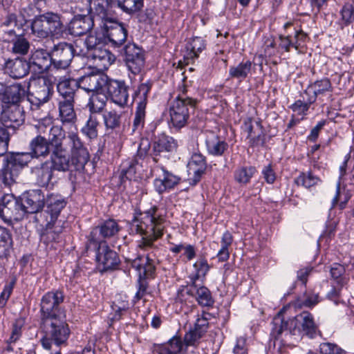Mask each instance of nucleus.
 Wrapping results in <instances>:
<instances>
[{
  "label": "nucleus",
  "instance_id": "1",
  "mask_svg": "<svg viewBox=\"0 0 354 354\" xmlns=\"http://www.w3.org/2000/svg\"><path fill=\"white\" fill-rule=\"evenodd\" d=\"M140 218L134 217L131 230L141 236L138 247L147 250L154 247V242L164 234L165 219L156 206L140 213Z\"/></svg>",
  "mask_w": 354,
  "mask_h": 354
},
{
  "label": "nucleus",
  "instance_id": "2",
  "mask_svg": "<svg viewBox=\"0 0 354 354\" xmlns=\"http://www.w3.org/2000/svg\"><path fill=\"white\" fill-rule=\"evenodd\" d=\"M40 328L44 334L40 342L43 348L46 350L50 349L52 342L57 346L66 344L71 334L64 316H57L41 320Z\"/></svg>",
  "mask_w": 354,
  "mask_h": 354
},
{
  "label": "nucleus",
  "instance_id": "3",
  "mask_svg": "<svg viewBox=\"0 0 354 354\" xmlns=\"http://www.w3.org/2000/svg\"><path fill=\"white\" fill-rule=\"evenodd\" d=\"M198 100L187 95L185 86L180 88V93L171 102L169 115L171 122L174 128L180 129L187 124L191 113L196 107Z\"/></svg>",
  "mask_w": 354,
  "mask_h": 354
},
{
  "label": "nucleus",
  "instance_id": "4",
  "mask_svg": "<svg viewBox=\"0 0 354 354\" xmlns=\"http://www.w3.org/2000/svg\"><path fill=\"white\" fill-rule=\"evenodd\" d=\"M3 162L2 176L3 183L10 185L16 182L21 169L35 158L30 152H18L1 156Z\"/></svg>",
  "mask_w": 354,
  "mask_h": 354
},
{
  "label": "nucleus",
  "instance_id": "5",
  "mask_svg": "<svg viewBox=\"0 0 354 354\" xmlns=\"http://www.w3.org/2000/svg\"><path fill=\"white\" fill-rule=\"evenodd\" d=\"M26 93L31 109H38L50 99L53 93V86L46 77L33 78L28 84Z\"/></svg>",
  "mask_w": 354,
  "mask_h": 354
},
{
  "label": "nucleus",
  "instance_id": "6",
  "mask_svg": "<svg viewBox=\"0 0 354 354\" xmlns=\"http://www.w3.org/2000/svg\"><path fill=\"white\" fill-rule=\"evenodd\" d=\"M63 24L59 15L46 12L34 18L31 24L32 34L41 39L48 38L62 32Z\"/></svg>",
  "mask_w": 354,
  "mask_h": 354
},
{
  "label": "nucleus",
  "instance_id": "7",
  "mask_svg": "<svg viewBox=\"0 0 354 354\" xmlns=\"http://www.w3.org/2000/svg\"><path fill=\"white\" fill-rule=\"evenodd\" d=\"M150 149L151 142L149 139L142 138L133 159L127 162V164L123 163L120 174L122 178L131 179L136 174L138 166L144 167V163L145 160L149 158V156H153L151 155L152 152L149 153Z\"/></svg>",
  "mask_w": 354,
  "mask_h": 354
},
{
  "label": "nucleus",
  "instance_id": "8",
  "mask_svg": "<svg viewBox=\"0 0 354 354\" xmlns=\"http://www.w3.org/2000/svg\"><path fill=\"white\" fill-rule=\"evenodd\" d=\"M20 199L12 194H6L0 198V218L7 223L18 221L24 218Z\"/></svg>",
  "mask_w": 354,
  "mask_h": 354
},
{
  "label": "nucleus",
  "instance_id": "9",
  "mask_svg": "<svg viewBox=\"0 0 354 354\" xmlns=\"http://www.w3.org/2000/svg\"><path fill=\"white\" fill-rule=\"evenodd\" d=\"M124 60L129 71L139 74L145 66L144 50L134 43H129L123 48Z\"/></svg>",
  "mask_w": 354,
  "mask_h": 354
},
{
  "label": "nucleus",
  "instance_id": "10",
  "mask_svg": "<svg viewBox=\"0 0 354 354\" xmlns=\"http://www.w3.org/2000/svg\"><path fill=\"white\" fill-rule=\"evenodd\" d=\"M63 301L62 292L56 290L46 292L41 300V321L46 318L62 316L59 314V307Z\"/></svg>",
  "mask_w": 354,
  "mask_h": 354
},
{
  "label": "nucleus",
  "instance_id": "11",
  "mask_svg": "<svg viewBox=\"0 0 354 354\" xmlns=\"http://www.w3.org/2000/svg\"><path fill=\"white\" fill-rule=\"evenodd\" d=\"M52 65L57 69L67 68L74 57V48L72 44L59 42L54 45L50 50Z\"/></svg>",
  "mask_w": 354,
  "mask_h": 354
},
{
  "label": "nucleus",
  "instance_id": "12",
  "mask_svg": "<svg viewBox=\"0 0 354 354\" xmlns=\"http://www.w3.org/2000/svg\"><path fill=\"white\" fill-rule=\"evenodd\" d=\"M68 140L72 144L71 147V165L80 174L84 169L85 165L89 160V154L87 149L84 147L77 134L71 133L68 136Z\"/></svg>",
  "mask_w": 354,
  "mask_h": 354
},
{
  "label": "nucleus",
  "instance_id": "13",
  "mask_svg": "<svg viewBox=\"0 0 354 354\" xmlns=\"http://www.w3.org/2000/svg\"><path fill=\"white\" fill-rule=\"evenodd\" d=\"M38 129L41 133H48V142L53 147V149L64 147L63 142L68 137H66V132L60 126L52 124L50 118H44L39 122Z\"/></svg>",
  "mask_w": 354,
  "mask_h": 354
},
{
  "label": "nucleus",
  "instance_id": "14",
  "mask_svg": "<svg viewBox=\"0 0 354 354\" xmlns=\"http://www.w3.org/2000/svg\"><path fill=\"white\" fill-rule=\"evenodd\" d=\"M120 230L121 227L117 221L107 219L93 228L89 235V241L96 243H106L104 239L115 236Z\"/></svg>",
  "mask_w": 354,
  "mask_h": 354
},
{
  "label": "nucleus",
  "instance_id": "15",
  "mask_svg": "<svg viewBox=\"0 0 354 354\" xmlns=\"http://www.w3.org/2000/svg\"><path fill=\"white\" fill-rule=\"evenodd\" d=\"M108 0H91L88 18L93 21L94 26L101 29L114 19L108 10Z\"/></svg>",
  "mask_w": 354,
  "mask_h": 354
},
{
  "label": "nucleus",
  "instance_id": "16",
  "mask_svg": "<svg viewBox=\"0 0 354 354\" xmlns=\"http://www.w3.org/2000/svg\"><path fill=\"white\" fill-rule=\"evenodd\" d=\"M98 244L96 250V261L100 272L115 269L120 263L118 254L111 250L106 243Z\"/></svg>",
  "mask_w": 354,
  "mask_h": 354
},
{
  "label": "nucleus",
  "instance_id": "17",
  "mask_svg": "<svg viewBox=\"0 0 354 354\" xmlns=\"http://www.w3.org/2000/svg\"><path fill=\"white\" fill-rule=\"evenodd\" d=\"M103 91H106L111 101L119 106L127 105L129 99L128 86L124 81L108 78Z\"/></svg>",
  "mask_w": 354,
  "mask_h": 354
},
{
  "label": "nucleus",
  "instance_id": "18",
  "mask_svg": "<svg viewBox=\"0 0 354 354\" xmlns=\"http://www.w3.org/2000/svg\"><path fill=\"white\" fill-rule=\"evenodd\" d=\"M272 324L271 335L275 339H278L283 331L287 332L286 335H296L297 332H301L299 322L296 320V316L292 319L285 320L282 311H280L273 318Z\"/></svg>",
  "mask_w": 354,
  "mask_h": 354
},
{
  "label": "nucleus",
  "instance_id": "19",
  "mask_svg": "<svg viewBox=\"0 0 354 354\" xmlns=\"http://www.w3.org/2000/svg\"><path fill=\"white\" fill-rule=\"evenodd\" d=\"M108 77L101 73H91L76 80L78 88L93 94L103 91Z\"/></svg>",
  "mask_w": 354,
  "mask_h": 354
},
{
  "label": "nucleus",
  "instance_id": "20",
  "mask_svg": "<svg viewBox=\"0 0 354 354\" xmlns=\"http://www.w3.org/2000/svg\"><path fill=\"white\" fill-rule=\"evenodd\" d=\"M100 30L102 35L115 47L120 46L127 39V30L122 24L118 23L115 19L102 27Z\"/></svg>",
  "mask_w": 354,
  "mask_h": 354
},
{
  "label": "nucleus",
  "instance_id": "21",
  "mask_svg": "<svg viewBox=\"0 0 354 354\" xmlns=\"http://www.w3.org/2000/svg\"><path fill=\"white\" fill-rule=\"evenodd\" d=\"M19 199L21 201L24 216L26 213L37 214L44 207L45 196L39 189L31 190Z\"/></svg>",
  "mask_w": 354,
  "mask_h": 354
},
{
  "label": "nucleus",
  "instance_id": "22",
  "mask_svg": "<svg viewBox=\"0 0 354 354\" xmlns=\"http://www.w3.org/2000/svg\"><path fill=\"white\" fill-rule=\"evenodd\" d=\"M187 169L189 184L196 185L207 169L205 157L200 153H193L188 162Z\"/></svg>",
  "mask_w": 354,
  "mask_h": 354
},
{
  "label": "nucleus",
  "instance_id": "23",
  "mask_svg": "<svg viewBox=\"0 0 354 354\" xmlns=\"http://www.w3.org/2000/svg\"><path fill=\"white\" fill-rule=\"evenodd\" d=\"M0 95L1 101L5 104L17 105L27 95L24 86L21 84H13L9 86L1 85Z\"/></svg>",
  "mask_w": 354,
  "mask_h": 354
},
{
  "label": "nucleus",
  "instance_id": "24",
  "mask_svg": "<svg viewBox=\"0 0 354 354\" xmlns=\"http://www.w3.org/2000/svg\"><path fill=\"white\" fill-rule=\"evenodd\" d=\"M25 23L26 20L22 15L9 13L3 19L1 29L8 37L17 36L21 32Z\"/></svg>",
  "mask_w": 354,
  "mask_h": 354
},
{
  "label": "nucleus",
  "instance_id": "25",
  "mask_svg": "<svg viewBox=\"0 0 354 354\" xmlns=\"http://www.w3.org/2000/svg\"><path fill=\"white\" fill-rule=\"evenodd\" d=\"M30 68L35 72L43 73L47 71L52 64L50 52L48 53L44 49L35 50L29 58L28 62Z\"/></svg>",
  "mask_w": 354,
  "mask_h": 354
},
{
  "label": "nucleus",
  "instance_id": "26",
  "mask_svg": "<svg viewBox=\"0 0 354 354\" xmlns=\"http://www.w3.org/2000/svg\"><path fill=\"white\" fill-rule=\"evenodd\" d=\"M160 169L162 171V176L156 178L153 181L155 190L159 194L174 189L175 186L180 183L181 180L178 176L169 171L165 167H161Z\"/></svg>",
  "mask_w": 354,
  "mask_h": 354
},
{
  "label": "nucleus",
  "instance_id": "27",
  "mask_svg": "<svg viewBox=\"0 0 354 354\" xmlns=\"http://www.w3.org/2000/svg\"><path fill=\"white\" fill-rule=\"evenodd\" d=\"M78 88L76 80L66 77H60L57 84L59 96L57 100H75V93Z\"/></svg>",
  "mask_w": 354,
  "mask_h": 354
},
{
  "label": "nucleus",
  "instance_id": "28",
  "mask_svg": "<svg viewBox=\"0 0 354 354\" xmlns=\"http://www.w3.org/2000/svg\"><path fill=\"white\" fill-rule=\"evenodd\" d=\"M93 27V21L88 16L75 15L68 24V30L70 35L79 37L86 34Z\"/></svg>",
  "mask_w": 354,
  "mask_h": 354
},
{
  "label": "nucleus",
  "instance_id": "29",
  "mask_svg": "<svg viewBox=\"0 0 354 354\" xmlns=\"http://www.w3.org/2000/svg\"><path fill=\"white\" fill-rule=\"evenodd\" d=\"M50 160L52 167L57 171H66L72 166L68 153L65 147L53 149Z\"/></svg>",
  "mask_w": 354,
  "mask_h": 354
},
{
  "label": "nucleus",
  "instance_id": "30",
  "mask_svg": "<svg viewBox=\"0 0 354 354\" xmlns=\"http://www.w3.org/2000/svg\"><path fill=\"white\" fill-rule=\"evenodd\" d=\"M62 232V223L61 221L53 222L47 220L46 228L41 234V240L46 245L59 243L61 240Z\"/></svg>",
  "mask_w": 354,
  "mask_h": 354
},
{
  "label": "nucleus",
  "instance_id": "31",
  "mask_svg": "<svg viewBox=\"0 0 354 354\" xmlns=\"http://www.w3.org/2000/svg\"><path fill=\"white\" fill-rule=\"evenodd\" d=\"M30 67L28 62L22 59H8L5 63L6 72L13 79H19L26 76Z\"/></svg>",
  "mask_w": 354,
  "mask_h": 354
},
{
  "label": "nucleus",
  "instance_id": "32",
  "mask_svg": "<svg viewBox=\"0 0 354 354\" xmlns=\"http://www.w3.org/2000/svg\"><path fill=\"white\" fill-rule=\"evenodd\" d=\"M46 213L50 215L49 221L59 222L57 217L66 205L65 198L58 194H51L47 198Z\"/></svg>",
  "mask_w": 354,
  "mask_h": 354
},
{
  "label": "nucleus",
  "instance_id": "33",
  "mask_svg": "<svg viewBox=\"0 0 354 354\" xmlns=\"http://www.w3.org/2000/svg\"><path fill=\"white\" fill-rule=\"evenodd\" d=\"M177 147V142L171 136L161 134L153 144L152 153L153 160L158 162L156 156L161 152H171Z\"/></svg>",
  "mask_w": 354,
  "mask_h": 354
},
{
  "label": "nucleus",
  "instance_id": "34",
  "mask_svg": "<svg viewBox=\"0 0 354 354\" xmlns=\"http://www.w3.org/2000/svg\"><path fill=\"white\" fill-rule=\"evenodd\" d=\"M205 145L209 154L214 156H223L228 149V144L212 132L207 134Z\"/></svg>",
  "mask_w": 354,
  "mask_h": 354
},
{
  "label": "nucleus",
  "instance_id": "35",
  "mask_svg": "<svg viewBox=\"0 0 354 354\" xmlns=\"http://www.w3.org/2000/svg\"><path fill=\"white\" fill-rule=\"evenodd\" d=\"M332 91V85L328 78H323L310 84L305 90L304 93L309 96V102L314 103L318 95Z\"/></svg>",
  "mask_w": 354,
  "mask_h": 354
},
{
  "label": "nucleus",
  "instance_id": "36",
  "mask_svg": "<svg viewBox=\"0 0 354 354\" xmlns=\"http://www.w3.org/2000/svg\"><path fill=\"white\" fill-rule=\"evenodd\" d=\"M255 64L249 59H243L237 65L232 66L229 68V77L242 82L247 79L254 70Z\"/></svg>",
  "mask_w": 354,
  "mask_h": 354
},
{
  "label": "nucleus",
  "instance_id": "37",
  "mask_svg": "<svg viewBox=\"0 0 354 354\" xmlns=\"http://www.w3.org/2000/svg\"><path fill=\"white\" fill-rule=\"evenodd\" d=\"M156 351L158 354H186L187 347L180 337L174 336L167 343L158 345Z\"/></svg>",
  "mask_w": 354,
  "mask_h": 354
},
{
  "label": "nucleus",
  "instance_id": "38",
  "mask_svg": "<svg viewBox=\"0 0 354 354\" xmlns=\"http://www.w3.org/2000/svg\"><path fill=\"white\" fill-rule=\"evenodd\" d=\"M59 117L62 123H75L77 117L74 109L75 100H57Z\"/></svg>",
  "mask_w": 354,
  "mask_h": 354
},
{
  "label": "nucleus",
  "instance_id": "39",
  "mask_svg": "<svg viewBox=\"0 0 354 354\" xmlns=\"http://www.w3.org/2000/svg\"><path fill=\"white\" fill-rule=\"evenodd\" d=\"M50 145L47 138L41 135H38L31 140L29 143V151L35 158H45L50 153Z\"/></svg>",
  "mask_w": 354,
  "mask_h": 354
},
{
  "label": "nucleus",
  "instance_id": "40",
  "mask_svg": "<svg viewBox=\"0 0 354 354\" xmlns=\"http://www.w3.org/2000/svg\"><path fill=\"white\" fill-rule=\"evenodd\" d=\"M53 170L55 169L48 161L35 167L32 169V173L36 176L37 183L41 187H47L53 178Z\"/></svg>",
  "mask_w": 354,
  "mask_h": 354
},
{
  "label": "nucleus",
  "instance_id": "41",
  "mask_svg": "<svg viewBox=\"0 0 354 354\" xmlns=\"http://www.w3.org/2000/svg\"><path fill=\"white\" fill-rule=\"evenodd\" d=\"M109 3L129 15L139 12L144 7V0H108Z\"/></svg>",
  "mask_w": 354,
  "mask_h": 354
},
{
  "label": "nucleus",
  "instance_id": "42",
  "mask_svg": "<svg viewBox=\"0 0 354 354\" xmlns=\"http://www.w3.org/2000/svg\"><path fill=\"white\" fill-rule=\"evenodd\" d=\"M296 320L299 322L301 332L304 334L313 337L316 334L317 327L314 322L313 315L308 311H304L296 315Z\"/></svg>",
  "mask_w": 354,
  "mask_h": 354
},
{
  "label": "nucleus",
  "instance_id": "43",
  "mask_svg": "<svg viewBox=\"0 0 354 354\" xmlns=\"http://www.w3.org/2000/svg\"><path fill=\"white\" fill-rule=\"evenodd\" d=\"M88 57H91L96 63V64L103 68H107L114 61V55L104 48V45L100 48L91 51Z\"/></svg>",
  "mask_w": 354,
  "mask_h": 354
},
{
  "label": "nucleus",
  "instance_id": "44",
  "mask_svg": "<svg viewBox=\"0 0 354 354\" xmlns=\"http://www.w3.org/2000/svg\"><path fill=\"white\" fill-rule=\"evenodd\" d=\"M5 115L7 118V122H10V124L6 125L7 127L16 128L21 126L25 121L24 111L23 108L19 105L10 106L5 112Z\"/></svg>",
  "mask_w": 354,
  "mask_h": 354
},
{
  "label": "nucleus",
  "instance_id": "45",
  "mask_svg": "<svg viewBox=\"0 0 354 354\" xmlns=\"http://www.w3.org/2000/svg\"><path fill=\"white\" fill-rule=\"evenodd\" d=\"M104 124L106 131H113L120 128L122 115L115 110H105L102 114Z\"/></svg>",
  "mask_w": 354,
  "mask_h": 354
},
{
  "label": "nucleus",
  "instance_id": "46",
  "mask_svg": "<svg viewBox=\"0 0 354 354\" xmlns=\"http://www.w3.org/2000/svg\"><path fill=\"white\" fill-rule=\"evenodd\" d=\"M12 235L8 230L0 227V259L8 257L12 250Z\"/></svg>",
  "mask_w": 354,
  "mask_h": 354
},
{
  "label": "nucleus",
  "instance_id": "47",
  "mask_svg": "<svg viewBox=\"0 0 354 354\" xmlns=\"http://www.w3.org/2000/svg\"><path fill=\"white\" fill-rule=\"evenodd\" d=\"M319 301V293H316L313 290H307L304 294L303 297L297 299L293 304L295 308H312L317 304Z\"/></svg>",
  "mask_w": 354,
  "mask_h": 354
},
{
  "label": "nucleus",
  "instance_id": "48",
  "mask_svg": "<svg viewBox=\"0 0 354 354\" xmlns=\"http://www.w3.org/2000/svg\"><path fill=\"white\" fill-rule=\"evenodd\" d=\"M15 37V39L12 41L11 52L20 56L26 55L30 47L29 41L22 36L21 32Z\"/></svg>",
  "mask_w": 354,
  "mask_h": 354
},
{
  "label": "nucleus",
  "instance_id": "49",
  "mask_svg": "<svg viewBox=\"0 0 354 354\" xmlns=\"http://www.w3.org/2000/svg\"><path fill=\"white\" fill-rule=\"evenodd\" d=\"M100 120L97 115L90 113L88 120L82 129V132L90 139H95L98 135Z\"/></svg>",
  "mask_w": 354,
  "mask_h": 354
},
{
  "label": "nucleus",
  "instance_id": "50",
  "mask_svg": "<svg viewBox=\"0 0 354 354\" xmlns=\"http://www.w3.org/2000/svg\"><path fill=\"white\" fill-rule=\"evenodd\" d=\"M256 172L257 169L254 166L239 167L234 171V180L238 183L245 185L250 182Z\"/></svg>",
  "mask_w": 354,
  "mask_h": 354
},
{
  "label": "nucleus",
  "instance_id": "51",
  "mask_svg": "<svg viewBox=\"0 0 354 354\" xmlns=\"http://www.w3.org/2000/svg\"><path fill=\"white\" fill-rule=\"evenodd\" d=\"M193 287L196 290L195 297L199 305L206 307L213 306L214 300L207 288L205 286L196 288L195 281L193 282Z\"/></svg>",
  "mask_w": 354,
  "mask_h": 354
},
{
  "label": "nucleus",
  "instance_id": "52",
  "mask_svg": "<svg viewBox=\"0 0 354 354\" xmlns=\"http://www.w3.org/2000/svg\"><path fill=\"white\" fill-rule=\"evenodd\" d=\"M205 41L202 37H195L191 39L186 44L188 57L191 59L197 58L198 54L205 49Z\"/></svg>",
  "mask_w": 354,
  "mask_h": 354
},
{
  "label": "nucleus",
  "instance_id": "53",
  "mask_svg": "<svg viewBox=\"0 0 354 354\" xmlns=\"http://www.w3.org/2000/svg\"><path fill=\"white\" fill-rule=\"evenodd\" d=\"M152 82L151 80H147L146 82L141 83L138 89L136 91L133 98L137 104H144V106H147V97L148 94L152 87Z\"/></svg>",
  "mask_w": 354,
  "mask_h": 354
},
{
  "label": "nucleus",
  "instance_id": "54",
  "mask_svg": "<svg viewBox=\"0 0 354 354\" xmlns=\"http://www.w3.org/2000/svg\"><path fill=\"white\" fill-rule=\"evenodd\" d=\"M221 248L217 254V257L220 261H225L230 257L229 248L233 242V236L229 231L223 233L221 238Z\"/></svg>",
  "mask_w": 354,
  "mask_h": 354
},
{
  "label": "nucleus",
  "instance_id": "55",
  "mask_svg": "<svg viewBox=\"0 0 354 354\" xmlns=\"http://www.w3.org/2000/svg\"><path fill=\"white\" fill-rule=\"evenodd\" d=\"M146 107L144 104H137L133 121V131H140L145 126Z\"/></svg>",
  "mask_w": 354,
  "mask_h": 354
},
{
  "label": "nucleus",
  "instance_id": "56",
  "mask_svg": "<svg viewBox=\"0 0 354 354\" xmlns=\"http://www.w3.org/2000/svg\"><path fill=\"white\" fill-rule=\"evenodd\" d=\"M295 181L297 185L309 188L317 185L319 181V178L313 175L311 171H308L307 173H301Z\"/></svg>",
  "mask_w": 354,
  "mask_h": 354
},
{
  "label": "nucleus",
  "instance_id": "57",
  "mask_svg": "<svg viewBox=\"0 0 354 354\" xmlns=\"http://www.w3.org/2000/svg\"><path fill=\"white\" fill-rule=\"evenodd\" d=\"M104 96H100L99 93L93 96L88 104L90 113L97 115L102 112L106 105V100Z\"/></svg>",
  "mask_w": 354,
  "mask_h": 354
},
{
  "label": "nucleus",
  "instance_id": "58",
  "mask_svg": "<svg viewBox=\"0 0 354 354\" xmlns=\"http://www.w3.org/2000/svg\"><path fill=\"white\" fill-rule=\"evenodd\" d=\"M204 335V334L194 328L189 330L184 336L183 341L185 346L196 347L199 344L201 339Z\"/></svg>",
  "mask_w": 354,
  "mask_h": 354
},
{
  "label": "nucleus",
  "instance_id": "59",
  "mask_svg": "<svg viewBox=\"0 0 354 354\" xmlns=\"http://www.w3.org/2000/svg\"><path fill=\"white\" fill-rule=\"evenodd\" d=\"M319 352L322 354H347L346 352L338 345L330 342H323L320 344Z\"/></svg>",
  "mask_w": 354,
  "mask_h": 354
},
{
  "label": "nucleus",
  "instance_id": "60",
  "mask_svg": "<svg viewBox=\"0 0 354 354\" xmlns=\"http://www.w3.org/2000/svg\"><path fill=\"white\" fill-rule=\"evenodd\" d=\"M91 0H78L75 2L73 8L74 12L78 13L76 16H88L90 13Z\"/></svg>",
  "mask_w": 354,
  "mask_h": 354
},
{
  "label": "nucleus",
  "instance_id": "61",
  "mask_svg": "<svg viewBox=\"0 0 354 354\" xmlns=\"http://www.w3.org/2000/svg\"><path fill=\"white\" fill-rule=\"evenodd\" d=\"M194 268L196 270L195 279L205 277L209 270V266L205 259L197 260L194 264Z\"/></svg>",
  "mask_w": 354,
  "mask_h": 354
},
{
  "label": "nucleus",
  "instance_id": "62",
  "mask_svg": "<svg viewBox=\"0 0 354 354\" xmlns=\"http://www.w3.org/2000/svg\"><path fill=\"white\" fill-rule=\"evenodd\" d=\"M156 272V266L154 261L149 257H145V261L142 269V278H152L154 277Z\"/></svg>",
  "mask_w": 354,
  "mask_h": 354
},
{
  "label": "nucleus",
  "instance_id": "63",
  "mask_svg": "<svg viewBox=\"0 0 354 354\" xmlns=\"http://www.w3.org/2000/svg\"><path fill=\"white\" fill-rule=\"evenodd\" d=\"M85 45L86 46L89 55L91 51H94L95 49L100 48L104 46V43L102 39L98 38L96 35H89L85 40Z\"/></svg>",
  "mask_w": 354,
  "mask_h": 354
},
{
  "label": "nucleus",
  "instance_id": "64",
  "mask_svg": "<svg viewBox=\"0 0 354 354\" xmlns=\"http://www.w3.org/2000/svg\"><path fill=\"white\" fill-rule=\"evenodd\" d=\"M342 19L348 24L354 21V1L346 3L341 11Z\"/></svg>",
  "mask_w": 354,
  "mask_h": 354
}]
</instances>
